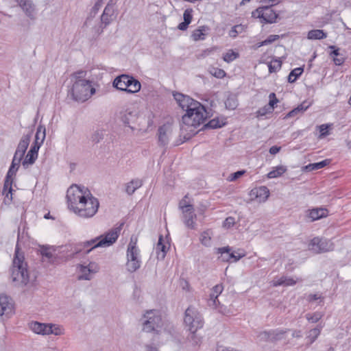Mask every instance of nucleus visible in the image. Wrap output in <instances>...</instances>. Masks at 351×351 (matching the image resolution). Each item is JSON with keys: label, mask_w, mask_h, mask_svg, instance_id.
Returning <instances> with one entry per match:
<instances>
[{"label": "nucleus", "mask_w": 351, "mask_h": 351, "mask_svg": "<svg viewBox=\"0 0 351 351\" xmlns=\"http://www.w3.org/2000/svg\"><path fill=\"white\" fill-rule=\"evenodd\" d=\"M90 191L84 186L77 184L71 185L66 191V200L68 208L72 211L76 206H82L80 204L87 197H90Z\"/></svg>", "instance_id": "nucleus-6"}, {"label": "nucleus", "mask_w": 351, "mask_h": 351, "mask_svg": "<svg viewBox=\"0 0 351 351\" xmlns=\"http://www.w3.org/2000/svg\"><path fill=\"white\" fill-rule=\"evenodd\" d=\"M286 171H287V169L285 167L278 166L267 174V177L269 178H278V177L280 176L281 175H282Z\"/></svg>", "instance_id": "nucleus-38"}, {"label": "nucleus", "mask_w": 351, "mask_h": 351, "mask_svg": "<svg viewBox=\"0 0 351 351\" xmlns=\"http://www.w3.org/2000/svg\"><path fill=\"white\" fill-rule=\"evenodd\" d=\"M226 122L223 119H221L219 118H215L208 121L207 124L205 125L206 128H209L212 129L219 128L224 125Z\"/></svg>", "instance_id": "nucleus-36"}, {"label": "nucleus", "mask_w": 351, "mask_h": 351, "mask_svg": "<svg viewBox=\"0 0 351 351\" xmlns=\"http://www.w3.org/2000/svg\"><path fill=\"white\" fill-rule=\"evenodd\" d=\"M320 298H321V297L318 294H309L307 296V300L308 302H313V301L317 300L320 299Z\"/></svg>", "instance_id": "nucleus-58"}, {"label": "nucleus", "mask_w": 351, "mask_h": 351, "mask_svg": "<svg viewBox=\"0 0 351 351\" xmlns=\"http://www.w3.org/2000/svg\"><path fill=\"white\" fill-rule=\"evenodd\" d=\"M29 327L33 332L37 334L60 335L63 333V328L56 324H45L35 322H32Z\"/></svg>", "instance_id": "nucleus-15"}, {"label": "nucleus", "mask_w": 351, "mask_h": 351, "mask_svg": "<svg viewBox=\"0 0 351 351\" xmlns=\"http://www.w3.org/2000/svg\"><path fill=\"white\" fill-rule=\"evenodd\" d=\"M223 290V286L222 284L215 285L211 291L210 295V300L213 301V305L217 306V302H219L217 298L219 295L222 293Z\"/></svg>", "instance_id": "nucleus-29"}, {"label": "nucleus", "mask_w": 351, "mask_h": 351, "mask_svg": "<svg viewBox=\"0 0 351 351\" xmlns=\"http://www.w3.org/2000/svg\"><path fill=\"white\" fill-rule=\"evenodd\" d=\"M19 165L20 163H18L16 160H14V159H12L11 165L5 179L2 193L3 195H5V199H8L9 201H12V185L14 180L13 178L15 176Z\"/></svg>", "instance_id": "nucleus-14"}, {"label": "nucleus", "mask_w": 351, "mask_h": 351, "mask_svg": "<svg viewBox=\"0 0 351 351\" xmlns=\"http://www.w3.org/2000/svg\"><path fill=\"white\" fill-rule=\"evenodd\" d=\"M45 138V127L44 125H38L35 136V142L41 144Z\"/></svg>", "instance_id": "nucleus-39"}, {"label": "nucleus", "mask_w": 351, "mask_h": 351, "mask_svg": "<svg viewBox=\"0 0 351 351\" xmlns=\"http://www.w3.org/2000/svg\"><path fill=\"white\" fill-rule=\"evenodd\" d=\"M30 138H31L30 134L23 135L19 141V143L16 148V151H19L20 152H23L25 154L28 147V145L29 144Z\"/></svg>", "instance_id": "nucleus-31"}, {"label": "nucleus", "mask_w": 351, "mask_h": 351, "mask_svg": "<svg viewBox=\"0 0 351 351\" xmlns=\"http://www.w3.org/2000/svg\"><path fill=\"white\" fill-rule=\"evenodd\" d=\"M21 8L25 15L31 20L36 18V7L32 0H15Z\"/></svg>", "instance_id": "nucleus-22"}, {"label": "nucleus", "mask_w": 351, "mask_h": 351, "mask_svg": "<svg viewBox=\"0 0 351 351\" xmlns=\"http://www.w3.org/2000/svg\"><path fill=\"white\" fill-rule=\"evenodd\" d=\"M173 97L179 106L186 111V113L182 116L184 125L197 128L204 123L207 118V112L203 105L182 93L173 94Z\"/></svg>", "instance_id": "nucleus-1"}, {"label": "nucleus", "mask_w": 351, "mask_h": 351, "mask_svg": "<svg viewBox=\"0 0 351 351\" xmlns=\"http://www.w3.org/2000/svg\"><path fill=\"white\" fill-rule=\"evenodd\" d=\"M225 104H226V107L231 108V109H234L237 106L236 101H234V99H228Z\"/></svg>", "instance_id": "nucleus-57"}, {"label": "nucleus", "mask_w": 351, "mask_h": 351, "mask_svg": "<svg viewBox=\"0 0 351 351\" xmlns=\"http://www.w3.org/2000/svg\"><path fill=\"white\" fill-rule=\"evenodd\" d=\"M173 128L172 124L167 123L160 126L158 130V145L162 147L167 145L173 136Z\"/></svg>", "instance_id": "nucleus-19"}, {"label": "nucleus", "mask_w": 351, "mask_h": 351, "mask_svg": "<svg viewBox=\"0 0 351 351\" xmlns=\"http://www.w3.org/2000/svg\"><path fill=\"white\" fill-rule=\"evenodd\" d=\"M213 232L210 230L204 231L199 237L200 242L205 246H210L211 243Z\"/></svg>", "instance_id": "nucleus-34"}, {"label": "nucleus", "mask_w": 351, "mask_h": 351, "mask_svg": "<svg viewBox=\"0 0 351 351\" xmlns=\"http://www.w3.org/2000/svg\"><path fill=\"white\" fill-rule=\"evenodd\" d=\"M330 162V160L326 159L319 162L311 163L303 167V170L306 171H312L322 169L328 165Z\"/></svg>", "instance_id": "nucleus-28"}, {"label": "nucleus", "mask_w": 351, "mask_h": 351, "mask_svg": "<svg viewBox=\"0 0 351 351\" xmlns=\"http://www.w3.org/2000/svg\"><path fill=\"white\" fill-rule=\"evenodd\" d=\"M330 48L333 49L330 55L333 56V58H337L339 56V49H336L335 46H330Z\"/></svg>", "instance_id": "nucleus-63"}, {"label": "nucleus", "mask_w": 351, "mask_h": 351, "mask_svg": "<svg viewBox=\"0 0 351 351\" xmlns=\"http://www.w3.org/2000/svg\"><path fill=\"white\" fill-rule=\"evenodd\" d=\"M180 287L184 290V291H190V285L189 283V282L184 279H180Z\"/></svg>", "instance_id": "nucleus-54"}, {"label": "nucleus", "mask_w": 351, "mask_h": 351, "mask_svg": "<svg viewBox=\"0 0 351 351\" xmlns=\"http://www.w3.org/2000/svg\"><path fill=\"white\" fill-rule=\"evenodd\" d=\"M142 185L143 181L141 179H133L130 182L125 184V191L129 195H131Z\"/></svg>", "instance_id": "nucleus-27"}, {"label": "nucleus", "mask_w": 351, "mask_h": 351, "mask_svg": "<svg viewBox=\"0 0 351 351\" xmlns=\"http://www.w3.org/2000/svg\"><path fill=\"white\" fill-rule=\"evenodd\" d=\"M170 248V237L167 234L165 237L160 235L156 246V252L158 259H163Z\"/></svg>", "instance_id": "nucleus-21"}, {"label": "nucleus", "mask_w": 351, "mask_h": 351, "mask_svg": "<svg viewBox=\"0 0 351 351\" xmlns=\"http://www.w3.org/2000/svg\"><path fill=\"white\" fill-rule=\"evenodd\" d=\"M99 270V266L95 263H90L88 266H79V279L90 280L92 275L97 273Z\"/></svg>", "instance_id": "nucleus-23"}, {"label": "nucleus", "mask_w": 351, "mask_h": 351, "mask_svg": "<svg viewBox=\"0 0 351 351\" xmlns=\"http://www.w3.org/2000/svg\"><path fill=\"white\" fill-rule=\"evenodd\" d=\"M297 282V280H294L292 278L287 277V276H282L277 280L273 281V286L277 287L280 285L284 286H293L295 285Z\"/></svg>", "instance_id": "nucleus-30"}, {"label": "nucleus", "mask_w": 351, "mask_h": 351, "mask_svg": "<svg viewBox=\"0 0 351 351\" xmlns=\"http://www.w3.org/2000/svg\"><path fill=\"white\" fill-rule=\"evenodd\" d=\"M269 105L270 108L273 110L274 108V106L278 102V99L276 97V95L274 93L269 94Z\"/></svg>", "instance_id": "nucleus-53"}, {"label": "nucleus", "mask_w": 351, "mask_h": 351, "mask_svg": "<svg viewBox=\"0 0 351 351\" xmlns=\"http://www.w3.org/2000/svg\"><path fill=\"white\" fill-rule=\"evenodd\" d=\"M24 154V153L16 150L13 157L14 160H16L18 163H21V161L23 158Z\"/></svg>", "instance_id": "nucleus-56"}, {"label": "nucleus", "mask_w": 351, "mask_h": 351, "mask_svg": "<svg viewBox=\"0 0 351 351\" xmlns=\"http://www.w3.org/2000/svg\"><path fill=\"white\" fill-rule=\"evenodd\" d=\"M192 12H193L192 9L185 10V11L184 12V14H183L184 21H186L189 23H191L192 19H193Z\"/></svg>", "instance_id": "nucleus-50"}, {"label": "nucleus", "mask_w": 351, "mask_h": 351, "mask_svg": "<svg viewBox=\"0 0 351 351\" xmlns=\"http://www.w3.org/2000/svg\"><path fill=\"white\" fill-rule=\"evenodd\" d=\"M11 278L13 282L20 284H27L29 280L27 265L25 262V257L20 252L18 245L16 246L12 267L11 269Z\"/></svg>", "instance_id": "nucleus-4"}, {"label": "nucleus", "mask_w": 351, "mask_h": 351, "mask_svg": "<svg viewBox=\"0 0 351 351\" xmlns=\"http://www.w3.org/2000/svg\"><path fill=\"white\" fill-rule=\"evenodd\" d=\"M85 75L86 73L82 71L72 75L74 82L69 94L76 101L84 102L95 93V88L93 87L92 82L83 78Z\"/></svg>", "instance_id": "nucleus-3"}, {"label": "nucleus", "mask_w": 351, "mask_h": 351, "mask_svg": "<svg viewBox=\"0 0 351 351\" xmlns=\"http://www.w3.org/2000/svg\"><path fill=\"white\" fill-rule=\"evenodd\" d=\"M278 38H279L278 35H270L268 36V38L267 39L258 43V47L271 44V43L276 41Z\"/></svg>", "instance_id": "nucleus-47"}, {"label": "nucleus", "mask_w": 351, "mask_h": 351, "mask_svg": "<svg viewBox=\"0 0 351 351\" xmlns=\"http://www.w3.org/2000/svg\"><path fill=\"white\" fill-rule=\"evenodd\" d=\"M14 312V304L10 298L0 295V315H11Z\"/></svg>", "instance_id": "nucleus-25"}, {"label": "nucleus", "mask_w": 351, "mask_h": 351, "mask_svg": "<svg viewBox=\"0 0 351 351\" xmlns=\"http://www.w3.org/2000/svg\"><path fill=\"white\" fill-rule=\"evenodd\" d=\"M192 202L191 198L189 197V195L186 194L184 195V197L180 201L178 206L179 208H185V206H186L188 204H191Z\"/></svg>", "instance_id": "nucleus-49"}, {"label": "nucleus", "mask_w": 351, "mask_h": 351, "mask_svg": "<svg viewBox=\"0 0 351 351\" xmlns=\"http://www.w3.org/2000/svg\"><path fill=\"white\" fill-rule=\"evenodd\" d=\"M252 16L259 19L261 23H276L278 15L271 6H262L253 11Z\"/></svg>", "instance_id": "nucleus-16"}, {"label": "nucleus", "mask_w": 351, "mask_h": 351, "mask_svg": "<svg viewBox=\"0 0 351 351\" xmlns=\"http://www.w3.org/2000/svg\"><path fill=\"white\" fill-rule=\"evenodd\" d=\"M119 232V229H113L95 239L79 243L74 247L73 252L75 254H88L95 248L108 247L117 240Z\"/></svg>", "instance_id": "nucleus-2"}, {"label": "nucleus", "mask_w": 351, "mask_h": 351, "mask_svg": "<svg viewBox=\"0 0 351 351\" xmlns=\"http://www.w3.org/2000/svg\"><path fill=\"white\" fill-rule=\"evenodd\" d=\"M80 204L82 206H76L72 210L75 215L80 217L90 218L97 213L99 204L97 198L92 195L90 197H87Z\"/></svg>", "instance_id": "nucleus-10"}, {"label": "nucleus", "mask_w": 351, "mask_h": 351, "mask_svg": "<svg viewBox=\"0 0 351 351\" xmlns=\"http://www.w3.org/2000/svg\"><path fill=\"white\" fill-rule=\"evenodd\" d=\"M322 316L323 315L321 313L315 312L313 313H308L306 317L308 322L316 323L322 319Z\"/></svg>", "instance_id": "nucleus-44"}, {"label": "nucleus", "mask_w": 351, "mask_h": 351, "mask_svg": "<svg viewBox=\"0 0 351 351\" xmlns=\"http://www.w3.org/2000/svg\"><path fill=\"white\" fill-rule=\"evenodd\" d=\"M319 132H320V135H319L320 138H323V137H325L327 135H328V125L322 124V125H319Z\"/></svg>", "instance_id": "nucleus-52"}, {"label": "nucleus", "mask_w": 351, "mask_h": 351, "mask_svg": "<svg viewBox=\"0 0 351 351\" xmlns=\"http://www.w3.org/2000/svg\"><path fill=\"white\" fill-rule=\"evenodd\" d=\"M303 71V68L302 67L295 68L292 70L288 76L289 82L293 83L295 82L296 80L302 75Z\"/></svg>", "instance_id": "nucleus-37"}, {"label": "nucleus", "mask_w": 351, "mask_h": 351, "mask_svg": "<svg viewBox=\"0 0 351 351\" xmlns=\"http://www.w3.org/2000/svg\"><path fill=\"white\" fill-rule=\"evenodd\" d=\"M328 216V210L325 208H315L309 210L308 217L311 219H321Z\"/></svg>", "instance_id": "nucleus-26"}, {"label": "nucleus", "mask_w": 351, "mask_h": 351, "mask_svg": "<svg viewBox=\"0 0 351 351\" xmlns=\"http://www.w3.org/2000/svg\"><path fill=\"white\" fill-rule=\"evenodd\" d=\"M114 9L112 3H108L105 7L100 21L93 27L95 36L100 35L104 29L113 21Z\"/></svg>", "instance_id": "nucleus-12"}, {"label": "nucleus", "mask_w": 351, "mask_h": 351, "mask_svg": "<svg viewBox=\"0 0 351 351\" xmlns=\"http://www.w3.org/2000/svg\"><path fill=\"white\" fill-rule=\"evenodd\" d=\"M269 195V189L264 186L254 188L252 189L250 193L251 199L260 203L265 202L268 198Z\"/></svg>", "instance_id": "nucleus-24"}, {"label": "nucleus", "mask_w": 351, "mask_h": 351, "mask_svg": "<svg viewBox=\"0 0 351 351\" xmlns=\"http://www.w3.org/2000/svg\"><path fill=\"white\" fill-rule=\"evenodd\" d=\"M138 239L132 236L127 249V269L130 272L136 271L141 267L140 250L137 246Z\"/></svg>", "instance_id": "nucleus-7"}, {"label": "nucleus", "mask_w": 351, "mask_h": 351, "mask_svg": "<svg viewBox=\"0 0 351 351\" xmlns=\"http://www.w3.org/2000/svg\"><path fill=\"white\" fill-rule=\"evenodd\" d=\"M239 57V53L234 52L233 50L230 49L223 56V60L229 63Z\"/></svg>", "instance_id": "nucleus-41"}, {"label": "nucleus", "mask_w": 351, "mask_h": 351, "mask_svg": "<svg viewBox=\"0 0 351 351\" xmlns=\"http://www.w3.org/2000/svg\"><path fill=\"white\" fill-rule=\"evenodd\" d=\"M90 191L84 186L77 184L71 185L66 191V200L68 208L72 211L76 206H82L80 204L87 197H90Z\"/></svg>", "instance_id": "nucleus-5"}, {"label": "nucleus", "mask_w": 351, "mask_h": 351, "mask_svg": "<svg viewBox=\"0 0 351 351\" xmlns=\"http://www.w3.org/2000/svg\"><path fill=\"white\" fill-rule=\"evenodd\" d=\"M36 158L37 156L28 152L24 161L23 162V165L25 167H27L29 165H32L35 162Z\"/></svg>", "instance_id": "nucleus-45"}, {"label": "nucleus", "mask_w": 351, "mask_h": 351, "mask_svg": "<svg viewBox=\"0 0 351 351\" xmlns=\"http://www.w3.org/2000/svg\"><path fill=\"white\" fill-rule=\"evenodd\" d=\"M243 26L241 25H234L232 27L229 32V35L232 38H236L238 34L241 33L243 30Z\"/></svg>", "instance_id": "nucleus-46"}, {"label": "nucleus", "mask_w": 351, "mask_h": 351, "mask_svg": "<svg viewBox=\"0 0 351 351\" xmlns=\"http://www.w3.org/2000/svg\"><path fill=\"white\" fill-rule=\"evenodd\" d=\"M184 322L192 334H195L199 328L203 326L201 315L197 311L191 306H189L186 310Z\"/></svg>", "instance_id": "nucleus-11"}, {"label": "nucleus", "mask_w": 351, "mask_h": 351, "mask_svg": "<svg viewBox=\"0 0 351 351\" xmlns=\"http://www.w3.org/2000/svg\"><path fill=\"white\" fill-rule=\"evenodd\" d=\"M309 105L306 102H303L300 104L297 108L291 110L285 117V118L293 117L298 114L303 113L305 110H307Z\"/></svg>", "instance_id": "nucleus-32"}, {"label": "nucleus", "mask_w": 351, "mask_h": 351, "mask_svg": "<svg viewBox=\"0 0 351 351\" xmlns=\"http://www.w3.org/2000/svg\"><path fill=\"white\" fill-rule=\"evenodd\" d=\"M257 114H258V116H264V115H265L267 114L266 108H263L259 109L257 111Z\"/></svg>", "instance_id": "nucleus-64"}, {"label": "nucleus", "mask_w": 351, "mask_h": 351, "mask_svg": "<svg viewBox=\"0 0 351 351\" xmlns=\"http://www.w3.org/2000/svg\"><path fill=\"white\" fill-rule=\"evenodd\" d=\"M235 224H236V223L234 221H225L223 223V228H224L226 229H229L230 227L234 226Z\"/></svg>", "instance_id": "nucleus-59"}, {"label": "nucleus", "mask_w": 351, "mask_h": 351, "mask_svg": "<svg viewBox=\"0 0 351 351\" xmlns=\"http://www.w3.org/2000/svg\"><path fill=\"white\" fill-rule=\"evenodd\" d=\"M145 317L147 320L143 324V330L146 332H158L163 324L160 315L157 311H147Z\"/></svg>", "instance_id": "nucleus-13"}, {"label": "nucleus", "mask_w": 351, "mask_h": 351, "mask_svg": "<svg viewBox=\"0 0 351 351\" xmlns=\"http://www.w3.org/2000/svg\"><path fill=\"white\" fill-rule=\"evenodd\" d=\"M40 252L43 263L58 264L62 261V258L58 256L57 249L53 247L42 246Z\"/></svg>", "instance_id": "nucleus-20"}, {"label": "nucleus", "mask_w": 351, "mask_h": 351, "mask_svg": "<svg viewBox=\"0 0 351 351\" xmlns=\"http://www.w3.org/2000/svg\"><path fill=\"white\" fill-rule=\"evenodd\" d=\"M280 150V147H278V146H272L270 149H269V153L271 154H276L277 153H278Z\"/></svg>", "instance_id": "nucleus-62"}, {"label": "nucleus", "mask_w": 351, "mask_h": 351, "mask_svg": "<svg viewBox=\"0 0 351 351\" xmlns=\"http://www.w3.org/2000/svg\"><path fill=\"white\" fill-rule=\"evenodd\" d=\"M333 61L336 65H341L344 62L343 57L333 58Z\"/></svg>", "instance_id": "nucleus-61"}, {"label": "nucleus", "mask_w": 351, "mask_h": 351, "mask_svg": "<svg viewBox=\"0 0 351 351\" xmlns=\"http://www.w3.org/2000/svg\"><path fill=\"white\" fill-rule=\"evenodd\" d=\"M208 72L210 75L219 79H221L226 75V72L223 69L213 66L208 69Z\"/></svg>", "instance_id": "nucleus-42"}, {"label": "nucleus", "mask_w": 351, "mask_h": 351, "mask_svg": "<svg viewBox=\"0 0 351 351\" xmlns=\"http://www.w3.org/2000/svg\"><path fill=\"white\" fill-rule=\"evenodd\" d=\"M183 213L184 217L189 218V219H193L194 217V208L193 204H188L185 208L180 209Z\"/></svg>", "instance_id": "nucleus-40"}, {"label": "nucleus", "mask_w": 351, "mask_h": 351, "mask_svg": "<svg viewBox=\"0 0 351 351\" xmlns=\"http://www.w3.org/2000/svg\"><path fill=\"white\" fill-rule=\"evenodd\" d=\"M189 24L190 23H187L186 21H183L178 25V28L180 30L184 31L188 28Z\"/></svg>", "instance_id": "nucleus-60"}, {"label": "nucleus", "mask_w": 351, "mask_h": 351, "mask_svg": "<svg viewBox=\"0 0 351 351\" xmlns=\"http://www.w3.org/2000/svg\"><path fill=\"white\" fill-rule=\"evenodd\" d=\"M282 66V62L280 60L275 59L268 65L269 73H274L278 71Z\"/></svg>", "instance_id": "nucleus-43"}, {"label": "nucleus", "mask_w": 351, "mask_h": 351, "mask_svg": "<svg viewBox=\"0 0 351 351\" xmlns=\"http://www.w3.org/2000/svg\"><path fill=\"white\" fill-rule=\"evenodd\" d=\"M208 29V27L206 26H202L199 29L193 31L191 37L195 41H197L199 40L205 39V34L204 32Z\"/></svg>", "instance_id": "nucleus-35"}, {"label": "nucleus", "mask_w": 351, "mask_h": 351, "mask_svg": "<svg viewBox=\"0 0 351 351\" xmlns=\"http://www.w3.org/2000/svg\"><path fill=\"white\" fill-rule=\"evenodd\" d=\"M113 86L128 93H138L141 88L140 82L128 75H121L113 81Z\"/></svg>", "instance_id": "nucleus-9"}, {"label": "nucleus", "mask_w": 351, "mask_h": 351, "mask_svg": "<svg viewBox=\"0 0 351 351\" xmlns=\"http://www.w3.org/2000/svg\"><path fill=\"white\" fill-rule=\"evenodd\" d=\"M320 334V329L313 328L308 332V338L310 343H313Z\"/></svg>", "instance_id": "nucleus-48"}, {"label": "nucleus", "mask_w": 351, "mask_h": 351, "mask_svg": "<svg viewBox=\"0 0 351 351\" xmlns=\"http://www.w3.org/2000/svg\"><path fill=\"white\" fill-rule=\"evenodd\" d=\"M136 111L132 110L130 109H126L120 112L119 113V119L122 121V123L132 130H134V128L130 125L131 123H133L137 119H140L138 125H141L143 129L148 130L153 125L154 121L153 119L154 117V114L151 111H147V113L145 116H147V123L146 125H143L141 121V116L137 117Z\"/></svg>", "instance_id": "nucleus-8"}, {"label": "nucleus", "mask_w": 351, "mask_h": 351, "mask_svg": "<svg viewBox=\"0 0 351 351\" xmlns=\"http://www.w3.org/2000/svg\"><path fill=\"white\" fill-rule=\"evenodd\" d=\"M308 249L314 253L326 252L332 250L334 244L330 241L315 237L311 241Z\"/></svg>", "instance_id": "nucleus-18"}, {"label": "nucleus", "mask_w": 351, "mask_h": 351, "mask_svg": "<svg viewBox=\"0 0 351 351\" xmlns=\"http://www.w3.org/2000/svg\"><path fill=\"white\" fill-rule=\"evenodd\" d=\"M245 173V171L244 170L238 171L237 172H234V173L230 174V176L228 178V180L231 181V182L235 181L236 180L239 178L241 176H242Z\"/></svg>", "instance_id": "nucleus-51"}, {"label": "nucleus", "mask_w": 351, "mask_h": 351, "mask_svg": "<svg viewBox=\"0 0 351 351\" xmlns=\"http://www.w3.org/2000/svg\"><path fill=\"white\" fill-rule=\"evenodd\" d=\"M40 144L39 143L35 142L34 144L31 147L29 152L38 156V152L40 148Z\"/></svg>", "instance_id": "nucleus-55"}, {"label": "nucleus", "mask_w": 351, "mask_h": 351, "mask_svg": "<svg viewBox=\"0 0 351 351\" xmlns=\"http://www.w3.org/2000/svg\"><path fill=\"white\" fill-rule=\"evenodd\" d=\"M217 253L220 254L218 258L223 262H237L245 256L244 252H231V248L229 246L217 248Z\"/></svg>", "instance_id": "nucleus-17"}, {"label": "nucleus", "mask_w": 351, "mask_h": 351, "mask_svg": "<svg viewBox=\"0 0 351 351\" xmlns=\"http://www.w3.org/2000/svg\"><path fill=\"white\" fill-rule=\"evenodd\" d=\"M326 34L321 29H313L308 32L307 38L310 40H320L326 38Z\"/></svg>", "instance_id": "nucleus-33"}]
</instances>
